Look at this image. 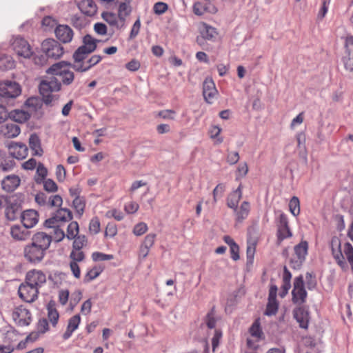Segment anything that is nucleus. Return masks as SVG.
<instances>
[{"mask_svg": "<svg viewBox=\"0 0 353 353\" xmlns=\"http://www.w3.org/2000/svg\"><path fill=\"white\" fill-rule=\"evenodd\" d=\"M67 61H60L51 65L47 70L48 74L59 76L61 78V83L69 85L74 79V72L67 68Z\"/></svg>", "mask_w": 353, "mask_h": 353, "instance_id": "nucleus-1", "label": "nucleus"}, {"mask_svg": "<svg viewBox=\"0 0 353 353\" xmlns=\"http://www.w3.org/2000/svg\"><path fill=\"white\" fill-rule=\"evenodd\" d=\"M98 41L97 39H93L90 34H86L83 38V45L74 51L72 58L78 61L85 60L89 54L96 50Z\"/></svg>", "mask_w": 353, "mask_h": 353, "instance_id": "nucleus-2", "label": "nucleus"}, {"mask_svg": "<svg viewBox=\"0 0 353 353\" xmlns=\"http://www.w3.org/2000/svg\"><path fill=\"white\" fill-rule=\"evenodd\" d=\"M21 93L20 85L11 81L0 83V98L2 102H8L19 96Z\"/></svg>", "mask_w": 353, "mask_h": 353, "instance_id": "nucleus-3", "label": "nucleus"}, {"mask_svg": "<svg viewBox=\"0 0 353 353\" xmlns=\"http://www.w3.org/2000/svg\"><path fill=\"white\" fill-rule=\"evenodd\" d=\"M308 243L306 241H302L294 248V256L290 259V267L294 270H299L302 266L307 254Z\"/></svg>", "mask_w": 353, "mask_h": 353, "instance_id": "nucleus-4", "label": "nucleus"}, {"mask_svg": "<svg viewBox=\"0 0 353 353\" xmlns=\"http://www.w3.org/2000/svg\"><path fill=\"white\" fill-rule=\"evenodd\" d=\"M292 295V301L294 304L301 305L306 301L307 293L304 287V280L302 275H299L294 279Z\"/></svg>", "mask_w": 353, "mask_h": 353, "instance_id": "nucleus-5", "label": "nucleus"}, {"mask_svg": "<svg viewBox=\"0 0 353 353\" xmlns=\"http://www.w3.org/2000/svg\"><path fill=\"white\" fill-rule=\"evenodd\" d=\"M23 252L26 260L33 264L40 263L43 259L46 253L32 243H29L24 246Z\"/></svg>", "mask_w": 353, "mask_h": 353, "instance_id": "nucleus-6", "label": "nucleus"}, {"mask_svg": "<svg viewBox=\"0 0 353 353\" xmlns=\"http://www.w3.org/2000/svg\"><path fill=\"white\" fill-rule=\"evenodd\" d=\"M42 50L48 57L55 59L60 58L64 52L62 46L52 39H46L42 43Z\"/></svg>", "mask_w": 353, "mask_h": 353, "instance_id": "nucleus-7", "label": "nucleus"}, {"mask_svg": "<svg viewBox=\"0 0 353 353\" xmlns=\"http://www.w3.org/2000/svg\"><path fill=\"white\" fill-rule=\"evenodd\" d=\"M11 46L13 50L19 57L30 58L33 53L28 42L20 36L13 38Z\"/></svg>", "mask_w": 353, "mask_h": 353, "instance_id": "nucleus-8", "label": "nucleus"}, {"mask_svg": "<svg viewBox=\"0 0 353 353\" xmlns=\"http://www.w3.org/2000/svg\"><path fill=\"white\" fill-rule=\"evenodd\" d=\"M18 293L23 301L27 303H32L38 297L39 288L25 281L19 285Z\"/></svg>", "mask_w": 353, "mask_h": 353, "instance_id": "nucleus-9", "label": "nucleus"}, {"mask_svg": "<svg viewBox=\"0 0 353 353\" xmlns=\"http://www.w3.org/2000/svg\"><path fill=\"white\" fill-rule=\"evenodd\" d=\"M72 219V212L67 208H61L57 210L50 218L46 220V224L49 226H50L51 224L63 225L65 223L71 221Z\"/></svg>", "mask_w": 353, "mask_h": 353, "instance_id": "nucleus-10", "label": "nucleus"}, {"mask_svg": "<svg viewBox=\"0 0 353 353\" xmlns=\"http://www.w3.org/2000/svg\"><path fill=\"white\" fill-rule=\"evenodd\" d=\"M35 201L41 206L60 207L62 205L63 199L61 196L56 194L48 196L43 192H39L35 195Z\"/></svg>", "mask_w": 353, "mask_h": 353, "instance_id": "nucleus-11", "label": "nucleus"}, {"mask_svg": "<svg viewBox=\"0 0 353 353\" xmlns=\"http://www.w3.org/2000/svg\"><path fill=\"white\" fill-rule=\"evenodd\" d=\"M14 321L18 326H27L30 323L31 314L28 310L22 306L17 307L12 314Z\"/></svg>", "mask_w": 353, "mask_h": 353, "instance_id": "nucleus-12", "label": "nucleus"}, {"mask_svg": "<svg viewBox=\"0 0 353 353\" xmlns=\"http://www.w3.org/2000/svg\"><path fill=\"white\" fill-rule=\"evenodd\" d=\"M277 286L274 284L270 285L268 294V301L264 314L267 316L275 315L278 311L279 303L276 301Z\"/></svg>", "mask_w": 353, "mask_h": 353, "instance_id": "nucleus-13", "label": "nucleus"}, {"mask_svg": "<svg viewBox=\"0 0 353 353\" xmlns=\"http://www.w3.org/2000/svg\"><path fill=\"white\" fill-rule=\"evenodd\" d=\"M345 52L343 57L345 68L353 72V37L347 36L345 42Z\"/></svg>", "mask_w": 353, "mask_h": 353, "instance_id": "nucleus-14", "label": "nucleus"}, {"mask_svg": "<svg viewBox=\"0 0 353 353\" xmlns=\"http://www.w3.org/2000/svg\"><path fill=\"white\" fill-rule=\"evenodd\" d=\"M52 241V235L44 232H38L34 234L31 238V243L46 252L50 248Z\"/></svg>", "mask_w": 353, "mask_h": 353, "instance_id": "nucleus-15", "label": "nucleus"}, {"mask_svg": "<svg viewBox=\"0 0 353 353\" xmlns=\"http://www.w3.org/2000/svg\"><path fill=\"white\" fill-rule=\"evenodd\" d=\"M25 281L37 288H39L46 283V276L41 270H32L27 272Z\"/></svg>", "mask_w": 353, "mask_h": 353, "instance_id": "nucleus-16", "label": "nucleus"}, {"mask_svg": "<svg viewBox=\"0 0 353 353\" xmlns=\"http://www.w3.org/2000/svg\"><path fill=\"white\" fill-rule=\"evenodd\" d=\"M292 234L288 225V220L287 216L281 213L279 216V223L277 230V241L281 243L285 239L291 237Z\"/></svg>", "mask_w": 353, "mask_h": 353, "instance_id": "nucleus-17", "label": "nucleus"}, {"mask_svg": "<svg viewBox=\"0 0 353 353\" xmlns=\"http://www.w3.org/2000/svg\"><path fill=\"white\" fill-rule=\"evenodd\" d=\"M61 88V83L55 77H50L42 80L39 84V92H57Z\"/></svg>", "mask_w": 353, "mask_h": 353, "instance_id": "nucleus-18", "label": "nucleus"}, {"mask_svg": "<svg viewBox=\"0 0 353 353\" xmlns=\"http://www.w3.org/2000/svg\"><path fill=\"white\" fill-rule=\"evenodd\" d=\"M21 221L23 225L26 228H32L39 221V214L36 210H27L21 214Z\"/></svg>", "mask_w": 353, "mask_h": 353, "instance_id": "nucleus-19", "label": "nucleus"}, {"mask_svg": "<svg viewBox=\"0 0 353 353\" xmlns=\"http://www.w3.org/2000/svg\"><path fill=\"white\" fill-rule=\"evenodd\" d=\"M56 37L63 43H70L73 37V30L67 25H59L54 30Z\"/></svg>", "mask_w": 353, "mask_h": 353, "instance_id": "nucleus-20", "label": "nucleus"}, {"mask_svg": "<svg viewBox=\"0 0 353 353\" xmlns=\"http://www.w3.org/2000/svg\"><path fill=\"white\" fill-rule=\"evenodd\" d=\"M21 211V205L17 200L12 201V199L8 201L6 205L5 216L6 219L10 221H15Z\"/></svg>", "mask_w": 353, "mask_h": 353, "instance_id": "nucleus-21", "label": "nucleus"}, {"mask_svg": "<svg viewBox=\"0 0 353 353\" xmlns=\"http://www.w3.org/2000/svg\"><path fill=\"white\" fill-rule=\"evenodd\" d=\"M331 248L334 258L336 261V263L344 268L346 267V263L345 261L344 256L341 250V242L337 237H333L331 241Z\"/></svg>", "mask_w": 353, "mask_h": 353, "instance_id": "nucleus-22", "label": "nucleus"}, {"mask_svg": "<svg viewBox=\"0 0 353 353\" xmlns=\"http://www.w3.org/2000/svg\"><path fill=\"white\" fill-rule=\"evenodd\" d=\"M216 94L217 90L212 79L208 78L205 79L203 83V95L205 100L208 103H212V101Z\"/></svg>", "mask_w": 353, "mask_h": 353, "instance_id": "nucleus-23", "label": "nucleus"}, {"mask_svg": "<svg viewBox=\"0 0 353 353\" xmlns=\"http://www.w3.org/2000/svg\"><path fill=\"white\" fill-rule=\"evenodd\" d=\"M8 148L11 155L15 159H23L28 155V148L23 143L12 142L9 144Z\"/></svg>", "mask_w": 353, "mask_h": 353, "instance_id": "nucleus-24", "label": "nucleus"}, {"mask_svg": "<svg viewBox=\"0 0 353 353\" xmlns=\"http://www.w3.org/2000/svg\"><path fill=\"white\" fill-rule=\"evenodd\" d=\"M75 2L82 13L87 16H94L97 7L93 0H75Z\"/></svg>", "mask_w": 353, "mask_h": 353, "instance_id": "nucleus-25", "label": "nucleus"}, {"mask_svg": "<svg viewBox=\"0 0 353 353\" xmlns=\"http://www.w3.org/2000/svg\"><path fill=\"white\" fill-rule=\"evenodd\" d=\"M21 132L20 127L13 123H8L1 126V134L7 139L17 137Z\"/></svg>", "mask_w": 353, "mask_h": 353, "instance_id": "nucleus-26", "label": "nucleus"}, {"mask_svg": "<svg viewBox=\"0 0 353 353\" xmlns=\"http://www.w3.org/2000/svg\"><path fill=\"white\" fill-rule=\"evenodd\" d=\"M20 178L15 174L8 175L1 182V187L7 192L14 191L20 185Z\"/></svg>", "mask_w": 353, "mask_h": 353, "instance_id": "nucleus-27", "label": "nucleus"}, {"mask_svg": "<svg viewBox=\"0 0 353 353\" xmlns=\"http://www.w3.org/2000/svg\"><path fill=\"white\" fill-rule=\"evenodd\" d=\"M28 229L23 225H14L10 228V235L16 241H26L30 236Z\"/></svg>", "mask_w": 353, "mask_h": 353, "instance_id": "nucleus-28", "label": "nucleus"}, {"mask_svg": "<svg viewBox=\"0 0 353 353\" xmlns=\"http://www.w3.org/2000/svg\"><path fill=\"white\" fill-rule=\"evenodd\" d=\"M294 317L299 323L300 327L307 329L309 323V312L303 307H299L294 310Z\"/></svg>", "mask_w": 353, "mask_h": 353, "instance_id": "nucleus-29", "label": "nucleus"}, {"mask_svg": "<svg viewBox=\"0 0 353 353\" xmlns=\"http://www.w3.org/2000/svg\"><path fill=\"white\" fill-rule=\"evenodd\" d=\"M43 225L46 228L51 230L48 234L52 235V241L59 243L65 237V234L61 228L63 225L59 224H51V225L49 226L46 224V221L44 222Z\"/></svg>", "mask_w": 353, "mask_h": 353, "instance_id": "nucleus-30", "label": "nucleus"}, {"mask_svg": "<svg viewBox=\"0 0 353 353\" xmlns=\"http://www.w3.org/2000/svg\"><path fill=\"white\" fill-rule=\"evenodd\" d=\"M81 322V317L79 314H76L68 320L66 331L63 334L64 340L68 339L72 333L78 328Z\"/></svg>", "mask_w": 353, "mask_h": 353, "instance_id": "nucleus-31", "label": "nucleus"}, {"mask_svg": "<svg viewBox=\"0 0 353 353\" xmlns=\"http://www.w3.org/2000/svg\"><path fill=\"white\" fill-rule=\"evenodd\" d=\"M242 197L241 185L236 190L230 193L227 198V205L228 208L236 211L239 201Z\"/></svg>", "mask_w": 353, "mask_h": 353, "instance_id": "nucleus-32", "label": "nucleus"}, {"mask_svg": "<svg viewBox=\"0 0 353 353\" xmlns=\"http://www.w3.org/2000/svg\"><path fill=\"white\" fill-rule=\"evenodd\" d=\"M216 13V8L213 5H209L207 3L203 4L201 2H195L193 5V12L197 16H202L205 12Z\"/></svg>", "mask_w": 353, "mask_h": 353, "instance_id": "nucleus-33", "label": "nucleus"}, {"mask_svg": "<svg viewBox=\"0 0 353 353\" xmlns=\"http://www.w3.org/2000/svg\"><path fill=\"white\" fill-rule=\"evenodd\" d=\"M201 37L197 38V43L200 45L202 44L204 39L211 40L214 39L217 34L216 29L206 23H203L201 29Z\"/></svg>", "mask_w": 353, "mask_h": 353, "instance_id": "nucleus-34", "label": "nucleus"}, {"mask_svg": "<svg viewBox=\"0 0 353 353\" xmlns=\"http://www.w3.org/2000/svg\"><path fill=\"white\" fill-rule=\"evenodd\" d=\"M29 146L32 152V155L41 157L43 154V150L41 145V140L37 134H32L29 137Z\"/></svg>", "mask_w": 353, "mask_h": 353, "instance_id": "nucleus-35", "label": "nucleus"}, {"mask_svg": "<svg viewBox=\"0 0 353 353\" xmlns=\"http://www.w3.org/2000/svg\"><path fill=\"white\" fill-rule=\"evenodd\" d=\"M54 301H50L47 305L48 319L53 327L57 325L59 314L56 309Z\"/></svg>", "mask_w": 353, "mask_h": 353, "instance_id": "nucleus-36", "label": "nucleus"}, {"mask_svg": "<svg viewBox=\"0 0 353 353\" xmlns=\"http://www.w3.org/2000/svg\"><path fill=\"white\" fill-rule=\"evenodd\" d=\"M8 114V118L18 123H24L30 118V114L23 110H14Z\"/></svg>", "mask_w": 353, "mask_h": 353, "instance_id": "nucleus-37", "label": "nucleus"}, {"mask_svg": "<svg viewBox=\"0 0 353 353\" xmlns=\"http://www.w3.org/2000/svg\"><path fill=\"white\" fill-rule=\"evenodd\" d=\"M249 332L252 337L255 339L256 341H259L264 339V334L261 327L259 319H256L249 329Z\"/></svg>", "mask_w": 353, "mask_h": 353, "instance_id": "nucleus-38", "label": "nucleus"}, {"mask_svg": "<svg viewBox=\"0 0 353 353\" xmlns=\"http://www.w3.org/2000/svg\"><path fill=\"white\" fill-rule=\"evenodd\" d=\"M236 214V220L238 222H242L244 219H245L250 212V203L248 201H243L239 209L238 207L236 208V211H234Z\"/></svg>", "mask_w": 353, "mask_h": 353, "instance_id": "nucleus-39", "label": "nucleus"}, {"mask_svg": "<svg viewBox=\"0 0 353 353\" xmlns=\"http://www.w3.org/2000/svg\"><path fill=\"white\" fill-rule=\"evenodd\" d=\"M132 9L130 4L126 2L121 3L118 8V17L124 22L125 18L131 13Z\"/></svg>", "mask_w": 353, "mask_h": 353, "instance_id": "nucleus-40", "label": "nucleus"}, {"mask_svg": "<svg viewBox=\"0 0 353 353\" xmlns=\"http://www.w3.org/2000/svg\"><path fill=\"white\" fill-rule=\"evenodd\" d=\"M247 243H248V245H247L246 254H247L248 263H252L253 260H254V254H255V250H256V242L254 239H252V238H249L248 239Z\"/></svg>", "mask_w": 353, "mask_h": 353, "instance_id": "nucleus-41", "label": "nucleus"}, {"mask_svg": "<svg viewBox=\"0 0 353 353\" xmlns=\"http://www.w3.org/2000/svg\"><path fill=\"white\" fill-rule=\"evenodd\" d=\"M14 67V61L11 57L3 54L0 57V68L1 70H8Z\"/></svg>", "mask_w": 353, "mask_h": 353, "instance_id": "nucleus-42", "label": "nucleus"}, {"mask_svg": "<svg viewBox=\"0 0 353 353\" xmlns=\"http://www.w3.org/2000/svg\"><path fill=\"white\" fill-rule=\"evenodd\" d=\"M79 224L77 221H72L67 228V234L65 236L68 239L72 240L74 239L79 234Z\"/></svg>", "mask_w": 353, "mask_h": 353, "instance_id": "nucleus-43", "label": "nucleus"}, {"mask_svg": "<svg viewBox=\"0 0 353 353\" xmlns=\"http://www.w3.org/2000/svg\"><path fill=\"white\" fill-rule=\"evenodd\" d=\"M73 59V63L68 62V65L69 67L72 68L73 70L79 72H84L89 70V67H87L86 63L84 61V60L78 61L75 59Z\"/></svg>", "mask_w": 353, "mask_h": 353, "instance_id": "nucleus-44", "label": "nucleus"}, {"mask_svg": "<svg viewBox=\"0 0 353 353\" xmlns=\"http://www.w3.org/2000/svg\"><path fill=\"white\" fill-rule=\"evenodd\" d=\"M74 239L72 249L81 250L87 243V238L85 235H77Z\"/></svg>", "mask_w": 353, "mask_h": 353, "instance_id": "nucleus-45", "label": "nucleus"}, {"mask_svg": "<svg viewBox=\"0 0 353 353\" xmlns=\"http://www.w3.org/2000/svg\"><path fill=\"white\" fill-rule=\"evenodd\" d=\"M344 254L351 265V270L353 272V247L350 243H345L343 248Z\"/></svg>", "mask_w": 353, "mask_h": 353, "instance_id": "nucleus-46", "label": "nucleus"}, {"mask_svg": "<svg viewBox=\"0 0 353 353\" xmlns=\"http://www.w3.org/2000/svg\"><path fill=\"white\" fill-rule=\"evenodd\" d=\"M289 208L291 213L294 216H297L300 212V203L298 197L293 196L290 201Z\"/></svg>", "mask_w": 353, "mask_h": 353, "instance_id": "nucleus-47", "label": "nucleus"}, {"mask_svg": "<svg viewBox=\"0 0 353 353\" xmlns=\"http://www.w3.org/2000/svg\"><path fill=\"white\" fill-rule=\"evenodd\" d=\"M43 184V189L50 193L56 192L58 190L57 183L50 179H47L41 181Z\"/></svg>", "mask_w": 353, "mask_h": 353, "instance_id": "nucleus-48", "label": "nucleus"}, {"mask_svg": "<svg viewBox=\"0 0 353 353\" xmlns=\"http://www.w3.org/2000/svg\"><path fill=\"white\" fill-rule=\"evenodd\" d=\"M101 17L110 26H117V17L114 13L104 12L101 14Z\"/></svg>", "mask_w": 353, "mask_h": 353, "instance_id": "nucleus-49", "label": "nucleus"}, {"mask_svg": "<svg viewBox=\"0 0 353 353\" xmlns=\"http://www.w3.org/2000/svg\"><path fill=\"white\" fill-rule=\"evenodd\" d=\"M25 105L31 108L32 111H36L37 109L41 108V102L38 98L30 97L28 99L25 103Z\"/></svg>", "mask_w": 353, "mask_h": 353, "instance_id": "nucleus-50", "label": "nucleus"}, {"mask_svg": "<svg viewBox=\"0 0 353 353\" xmlns=\"http://www.w3.org/2000/svg\"><path fill=\"white\" fill-rule=\"evenodd\" d=\"M37 174L39 175V176L41 177V179H37L36 182L37 183H41L42 181L46 179V177L48 174V170L43 165V163H39L37 165Z\"/></svg>", "mask_w": 353, "mask_h": 353, "instance_id": "nucleus-51", "label": "nucleus"}, {"mask_svg": "<svg viewBox=\"0 0 353 353\" xmlns=\"http://www.w3.org/2000/svg\"><path fill=\"white\" fill-rule=\"evenodd\" d=\"M73 206L77 212L81 215L84 212L85 203L79 196H76L73 201Z\"/></svg>", "mask_w": 353, "mask_h": 353, "instance_id": "nucleus-52", "label": "nucleus"}, {"mask_svg": "<svg viewBox=\"0 0 353 353\" xmlns=\"http://www.w3.org/2000/svg\"><path fill=\"white\" fill-rule=\"evenodd\" d=\"M225 190V186L223 183H219L215 187L212 192L213 200L214 203L217 201L218 198H220L223 196Z\"/></svg>", "mask_w": 353, "mask_h": 353, "instance_id": "nucleus-53", "label": "nucleus"}, {"mask_svg": "<svg viewBox=\"0 0 353 353\" xmlns=\"http://www.w3.org/2000/svg\"><path fill=\"white\" fill-rule=\"evenodd\" d=\"M214 310L212 308L210 312H209L205 316V323L208 328L212 329L215 327L216 325V319L214 318Z\"/></svg>", "mask_w": 353, "mask_h": 353, "instance_id": "nucleus-54", "label": "nucleus"}, {"mask_svg": "<svg viewBox=\"0 0 353 353\" xmlns=\"http://www.w3.org/2000/svg\"><path fill=\"white\" fill-rule=\"evenodd\" d=\"M148 230V225L143 222L137 223L133 229V233L136 236H141L146 232Z\"/></svg>", "mask_w": 353, "mask_h": 353, "instance_id": "nucleus-55", "label": "nucleus"}, {"mask_svg": "<svg viewBox=\"0 0 353 353\" xmlns=\"http://www.w3.org/2000/svg\"><path fill=\"white\" fill-rule=\"evenodd\" d=\"M168 9V6L164 2H157L154 5L153 10L155 14H162Z\"/></svg>", "mask_w": 353, "mask_h": 353, "instance_id": "nucleus-56", "label": "nucleus"}, {"mask_svg": "<svg viewBox=\"0 0 353 353\" xmlns=\"http://www.w3.org/2000/svg\"><path fill=\"white\" fill-rule=\"evenodd\" d=\"M70 257L72 261H75L77 263V262H81L84 259L85 255L81 250L72 249V252H70Z\"/></svg>", "mask_w": 353, "mask_h": 353, "instance_id": "nucleus-57", "label": "nucleus"}, {"mask_svg": "<svg viewBox=\"0 0 353 353\" xmlns=\"http://www.w3.org/2000/svg\"><path fill=\"white\" fill-rule=\"evenodd\" d=\"M92 260L94 261H108L113 259L112 254H106L99 252H93L92 254Z\"/></svg>", "mask_w": 353, "mask_h": 353, "instance_id": "nucleus-58", "label": "nucleus"}, {"mask_svg": "<svg viewBox=\"0 0 353 353\" xmlns=\"http://www.w3.org/2000/svg\"><path fill=\"white\" fill-rule=\"evenodd\" d=\"M89 230L91 232L94 234H97L100 231V221L97 217L93 218L90 222L89 225Z\"/></svg>", "mask_w": 353, "mask_h": 353, "instance_id": "nucleus-59", "label": "nucleus"}, {"mask_svg": "<svg viewBox=\"0 0 353 353\" xmlns=\"http://www.w3.org/2000/svg\"><path fill=\"white\" fill-rule=\"evenodd\" d=\"M305 279H306V285L307 288L309 290H312L315 288L316 285V281L315 279V276L312 275L310 272H307L305 274Z\"/></svg>", "mask_w": 353, "mask_h": 353, "instance_id": "nucleus-60", "label": "nucleus"}, {"mask_svg": "<svg viewBox=\"0 0 353 353\" xmlns=\"http://www.w3.org/2000/svg\"><path fill=\"white\" fill-rule=\"evenodd\" d=\"M56 176L59 182H63L66 176V171L62 165H58L56 168Z\"/></svg>", "mask_w": 353, "mask_h": 353, "instance_id": "nucleus-61", "label": "nucleus"}, {"mask_svg": "<svg viewBox=\"0 0 353 353\" xmlns=\"http://www.w3.org/2000/svg\"><path fill=\"white\" fill-rule=\"evenodd\" d=\"M155 238V234H149L145 237V239L141 245L150 249L154 243Z\"/></svg>", "mask_w": 353, "mask_h": 353, "instance_id": "nucleus-62", "label": "nucleus"}, {"mask_svg": "<svg viewBox=\"0 0 353 353\" xmlns=\"http://www.w3.org/2000/svg\"><path fill=\"white\" fill-rule=\"evenodd\" d=\"M41 24L43 26L52 28L57 25V20L50 16H46L42 19Z\"/></svg>", "mask_w": 353, "mask_h": 353, "instance_id": "nucleus-63", "label": "nucleus"}, {"mask_svg": "<svg viewBox=\"0 0 353 353\" xmlns=\"http://www.w3.org/2000/svg\"><path fill=\"white\" fill-rule=\"evenodd\" d=\"M239 160L238 152H229L227 155V162L230 165H234Z\"/></svg>", "mask_w": 353, "mask_h": 353, "instance_id": "nucleus-64", "label": "nucleus"}]
</instances>
